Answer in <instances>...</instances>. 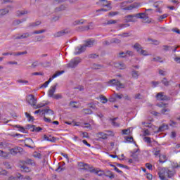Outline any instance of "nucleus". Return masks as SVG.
I'll use <instances>...</instances> for the list:
<instances>
[{"instance_id": "f257e3e1", "label": "nucleus", "mask_w": 180, "mask_h": 180, "mask_svg": "<svg viewBox=\"0 0 180 180\" xmlns=\"http://www.w3.org/2000/svg\"><path fill=\"white\" fill-rule=\"evenodd\" d=\"M137 19H142L144 23H150V21H148V14L147 13L127 15L124 18L125 23H136V22H137Z\"/></svg>"}, {"instance_id": "f03ea898", "label": "nucleus", "mask_w": 180, "mask_h": 180, "mask_svg": "<svg viewBox=\"0 0 180 180\" xmlns=\"http://www.w3.org/2000/svg\"><path fill=\"white\" fill-rule=\"evenodd\" d=\"M65 71H58L56 72L46 82H45L43 84L41 85L40 88H47L49 86V84H50L54 78H57V77H60L62 74H64Z\"/></svg>"}, {"instance_id": "7ed1b4c3", "label": "nucleus", "mask_w": 180, "mask_h": 180, "mask_svg": "<svg viewBox=\"0 0 180 180\" xmlns=\"http://www.w3.org/2000/svg\"><path fill=\"white\" fill-rule=\"evenodd\" d=\"M79 63H81V58L75 57L72 58L66 65L68 68H76Z\"/></svg>"}, {"instance_id": "20e7f679", "label": "nucleus", "mask_w": 180, "mask_h": 180, "mask_svg": "<svg viewBox=\"0 0 180 180\" xmlns=\"http://www.w3.org/2000/svg\"><path fill=\"white\" fill-rule=\"evenodd\" d=\"M27 102H28L29 104L31 105V106H33V108H34L36 106V103H37V99L34 97V95L30 94L27 96Z\"/></svg>"}, {"instance_id": "39448f33", "label": "nucleus", "mask_w": 180, "mask_h": 180, "mask_svg": "<svg viewBox=\"0 0 180 180\" xmlns=\"http://www.w3.org/2000/svg\"><path fill=\"white\" fill-rule=\"evenodd\" d=\"M108 84H110V85H115V86H117V88H124V85L122 83H121L120 81L117 80L115 79L109 80L108 82Z\"/></svg>"}, {"instance_id": "423d86ee", "label": "nucleus", "mask_w": 180, "mask_h": 180, "mask_svg": "<svg viewBox=\"0 0 180 180\" xmlns=\"http://www.w3.org/2000/svg\"><path fill=\"white\" fill-rule=\"evenodd\" d=\"M85 50H86V48L85 46L80 45L79 46H77L75 48V51L74 52L75 56H78L79 54H82V53H84Z\"/></svg>"}, {"instance_id": "0eeeda50", "label": "nucleus", "mask_w": 180, "mask_h": 180, "mask_svg": "<svg viewBox=\"0 0 180 180\" xmlns=\"http://www.w3.org/2000/svg\"><path fill=\"white\" fill-rule=\"evenodd\" d=\"M156 99L158 101H169V97L164 95L162 92H160L156 95Z\"/></svg>"}, {"instance_id": "6e6552de", "label": "nucleus", "mask_w": 180, "mask_h": 180, "mask_svg": "<svg viewBox=\"0 0 180 180\" xmlns=\"http://www.w3.org/2000/svg\"><path fill=\"white\" fill-rule=\"evenodd\" d=\"M68 33H70V30H63L55 33L53 36L54 37H61V36H65V34H68Z\"/></svg>"}, {"instance_id": "1a4fd4ad", "label": "nucleus", "mask_w": 180, "mask_h": 180, "mask_svg": "<svg viewBox=\"0 0 180 180\" xmlns=\"http://www.w3.org/2000/svg\"><path fill=\"white\" fill-rule=\"evenodd\" d=\"M56 89H57V83L53 86H52L49 89V94H48V96H49V98H53Z\"/></svg>"}, {"instance_id": "9d476101", "label": "nucleus", "mask_w": 180, "mask_h": 180, "mask_svg": "<svg viewBox=\"0 0 180 180\" xmlns=\"http://www.w3.org/2000/svg\"><path fill=\"white\" fill-rule=\"evenodd\" d=\"M21 150H22V149L20 147L13 148L11 149H10V153L12 155H16V154H18V153H20Z\"/></svg>"}, {"instance_id": "9b49d317", "label": "nucleus", "mask_w": 180, "mask_h": 180, "mask_svg": "<svg viewBox=\"0 0 180 180\" xmlns=\"http://www.w3.org/2000/svg\"><path fill=\"white\" fill-rule=\"evenodd\" d=\"M136 8H139L138 3H134L133 4H131L127 7H124L123 9L124 11H131L132 9H134Z\"/></svg>"}, {"instance_id": "f8f14e48", "label": "nucleus", "mask_w": 180, "mask_h": 180, "mask_svg": "<svg viewBox=\"0 0 180 180\" xmlns=\"http://www.w3.org/2000/svg\"><path fill=\"white\" fill-rule=\"evenodd\" d=\"M80 167H83L82 168V169H83L84 171H92V167H91V166H89V165L88 164H84L82 162H80Z\"/></svg>"}, {"instance_id": "ddd939ff", "label": "nucleus", "mask_w": 180, "mask_h": 180, "mask_svg": "<svg viewBox=\"0 0 180 180\" xmlns=\"http://www.w3.org/2000/svg\"><path fill=\"white\" fill-rule=\"evenodd\" d=\"M90 172H95L98 176H105V172L103 170L96 171L95 169H92L90 170Z\"/></svg>"}, {"instance_id": "4468645a", "label": "nucleus", "mask_w": 180, "mask_h": 180, "mask_svg": "<svg viewBox=\"0 0 180 180\" xmlns=\"http://www.w3.org/2000/svg\"><path fill=\"white\" fill-rule=\"evenodd\" d=\"M43 110L44 112H42V115H46V113L48 115H54V111L50 109V107H46L45 109H43Z\"/></svg>"}, {"instance_id": "2eb2a0df", "label": "nucleus", "mask_w": 180, "mask_h": 180, "mask_svg": "<svg viewBox=\"0 0 180 180\" xmlns=\"http://www.w3.org/2000/svg\"><path fill=\"white\" fill-rule=\"evenodd\" d=\"M94 43H95L94 40L89 39L87 41H85V44L83 45L85 46V48L86 49V47H92Z\"/></svg>"}, {"instance_id": "dca6fc26", "label": "nucleus", "mask_w": 180, "mask_h": 180, "mask_svg": "<svg viewBox=\"0 0 180 180\" xmlns=\"http://www.w3.org/2000/svg\"><path fill=\"white\" fill-rule=\"evenodd\" d=\"M104 176H107L110 179H113V178H115V174H113V173L111 171L108 170L105 172V173L104 172Z\"/></svg>"}, {"instance_id": "f3484780", "label": "nucleus", "mask_w": 180, "mask_h": 180, "mask_svg": "<svg viewBox=\"0 0 180 180\" xmlns=\"http://www.w3.org/2000/svg\"><path fill=\"white\" fill-rule=\"evenodd\" d=\"M168 130V124H162L158 129V133Z\"/></svg>"}, {"instance_id": "a211bd4d", "label": "nucleus", "mask_w": 180, "mask_h": 180, "mask_svg": "<svg viewBox=\"0 0 180 180\" xmlns=\"http://www.w3.org/2000/svg\"><path fill=\"white\" fill-rule=\"evenodd\" d=\"M101 2H105V4H103V6H106V8H109V11L112 9V6H110L112 4V2L108 1L107 0H100Z\"/></svg>"}, {"instance_id": "6ab92c4d", "label": "nucleus", "mask_w": 180, "mask_h": 180, "mask_svg": "<svg viewBox=\"0 0 180 180\" xmlns=\"http://www.w3.org/2000/svg\"><path fill=\"white\" fill-rule=\"evenodd\" d=\"M115 67L119 68V70H124L126 68V65L123 63H118L115 64Z\"/></svg>"}, {"instance_id": "aec40b11", "label": "nucleus", "mask_w": 180, "mask_h": 180, "mask_svg": "<svg viewBox=\"0 0 180 180\" xmlns=\"http://www.w3.org/2000/svg\"><path fill=\"white\" fill-rule=\"evenodd\" d=\"M134 49L135 50H136L137 53H140L141 51V50L143 49V46H141V45L139 43H136L134 45Z\"/></svg>"}, {"instance_id": "412c9836", "label": "nucleus", "mask_w": 180, "mask_h": 180, "mask_svg": "<svg viewBox=\"0 0 180 180\" xmlns=\"http://www.w3.org/2000/svg\"><path fill=\"white\" fill-rule=\"evenodd\" d=\"M159 158H160L159 162L161 164H164V162H165L167 161V160H168L167 158V155H160Z\"/></svg>"}, {"instance_id": "4be33fe9", "label": "nucleus", "mask_w": 180, "mask_h": 180, "mask_svg": "<svg viewBox=\"0 0 180 180\" xmlns=\"http://www.w3.org/2000/svg\"><path fill=\"white\" fill-rule=\"evenodd\" d=\"M20 168L22 172H30V168L26 165H20Z\"/></svg>"}, {"instance_id": "5701e85b", "label": "nucleus", "mask_w": 180, "mask_h": 180, "mask_svg": "<svg viewBox=\"0 0 180 180\" xmlns=\"http://www.w3.org/2000/svg\"><path fill=\"white\" fill-rule=\"evenodd\" d=\"M167 174L168 178H172V176H174V175L176 174V172L175 171V169L167 170Z\"/></svg>"}, {"instance_id": "b1692460", "label": "nucleus", "mask_w": 180, "mask_h": 180, "mask_svg": "<svg viewBox=\"0 0 180 180\" xmlns=\"http://www.w3.org/2000/svg\"><path fill=\"white\" fill-rule=\"evenodd\" d=\"M97 136H100L99 139H101L102 140H106V139H108V134L103 132H98Z\"/></svg>"}, {"instance_id": "393cba45", "label": "nucleus", "mask_w": 180, "mask_h": 180, "mask_svg": "<svg viewBox=\"0 0 180 180\" xmlns=\"http://www.w3.org/2000/svg\"><path fill=\"white\" fill-rule=\"evenodd\" d=\"M82 112H83V113H84V115H92V113H94L92 110H91L89 108H84L82 110Z\"/></svg>"}, {"instance_id": "a878e982", "label": "nucleus", "mask_w": 180, "mask_h": 180, "mask_svg": "<svg viewBox=\"0 0 180 180\" xmlns=\"http://www.w3.org/2000/svg\"><path fill=\"white\" fill-rule=\"evenodd\" d=\"M7 13H9V10L8 8H3L0 10V16H4Z\"/></svg>"}, {"instance_id": "bb28decb", "label": "nucleus", "mask_w": 180, "mask_h": 180, "mask_svg": "<svg viewBox=\"0 0 180 180\" xmlns=\"http://www.w3.org/2000/svg\"><path fill=\"white\" fill-rule=\"evenodd\" d=\"M131 75L133 78H135L136 79H137V78H139V76L140 75L139 74V71H136L135 70H133L131 71Z\"/></svg>"}, {"instance_id": "cd10ccee", "label": "nucleus", "mask_w": 180, "mask_h": 180, "mask_svg": "<svg viewBox=\"0 0 180 180\" xmlns=\"http://www.w3.org/2000/svg\"><path fill=\"white\" fill-rule=\"evenodd\" d=\"M30 12L28 11H18L17 12V16L20 17L22 16V15H27Z\"/></svg>"}, {"instance_id": "c85d7f7f", "label": "nucleus", "mask_w": 180, "mask_h": 180, "mask_svg": "<svg viewBox=\"0 0 180 180\" xmlns=\"http://www.w3.org/2000/svg\"><path fill=\"white\" fill-rule=\"evenodd\" d=\"M25 116L26 118L28 119V122H34V117L30 115V114H29L27 112H25Z\"/></svg>"}, {"instance_id": "c756f323", "label": "nucleus", "mask_w": 180, "mask_h": 180, "mask_svg": "<svg viewBox=\"0 0 180 180\" xmlns=\"http://www.w3.org/2000/svg\"><path fill=\"white\" fill-rule=\"evenodd\" d=\"M61 11H65V6L61 5L59 7L55 8V12H61Z\"/></svg>"}, {"instance_id": "7c9ffc66", "label": "nucleus", "mask_w": 180, "mask_h": 180, "mask_svg": "<svg viewBox=\"0 0 180 180\" xmlns=\"http://www.w3.org/2000/svg\"><path fill=\"white\" fill-rule=\"evenodd\" d=\"M113 43H115L116 44H120L122 43V41L117 38H113L110 40V44H112Z\"/></svg>"}, {"instance_id": "2f4dec72", "label": "nucleus", "mask_w": 180, "mask_h": 180, "mask_svg": "<svg viewBox=\"0 0 180 180\" xmlns=\"http://www.w3.org/2000/svg\"><path fill=\"white\" fill-rule=\"evenodd\" d=\"M30 36H32L30 32H25L21 34V39H29Z\"/></svg>"}, {"instance_id": "473e14b6", "label": "nucleus", "mask_w": 180, "mask_h": 180, "mask_svg": "<svg viewBox=\"0 0 180 180\" xmlns=\"http://www.w3.org/2000/svg\"><path fill=\"white\" fill-rule=\"evenodd\" d=\"M77 101H70L69 103L70 108H74L75 109H78V105H75Z\"/></svg>"}, {"instance_id": "72a5a7b5", "label": "nucleus", "mask_w": 180, "mask_h": 180, "mask_svg": "<svg viewBox=\"0 0 180 180\" xmlns=\"http://www.w3.org/2000/svg\"><path fill=\"white\" fill-rule=\"evenodd\" d=\"M125 140L124 143H133L134 142V139H133V136H125Z\"/></svg>"}, {"instance_id": "f704fd0d", "label": "nucleus", "mask_w": 180, "mask_h": 180, "mask_svg": "<svg viewBox=\"0 0 180 180\" xmlns=\"http://www.w3.org/2000/svg\"><path fill=\"white\" fill-rule=\"evenodd\" d=\"M89 108L93 109V110H98V108H96V105L94 103H90L88 104Z\"/></svg>"}, {"instance_id": "c9c22d12", "label": "nucleus", "mask_w": 180, "mask_h": 180, "mask_svg": "<svg viewBox=\"0 0 180 180\" xmlns=\"http://www.w3.org/2000/svg\"><path fill=\"white\" fill-rule=\"evenodd\" d=\"M14 127H15L16 129H20V131H21L22 133H27L25 127L20 125H15Z\"/></svg>"}, {"instance_id": "e433bc0d", "label": "nucleus", "mask_w": 180, "mask_h": 180, "mask_svg": "<svg viewBox=\"0 0 180 180\" xmlns=\"http://www.w3.org/2000/svg\"><path fill=\"white\" fill-rule=\"evenodd\" d=\"M161 82H162V84H163V85H165V86H169V82L165 77H164L162 79Z\"/></svg>"}, {"instance_id": "4c0bfd02", "label": "nucleus", "mask_w": 180, "mask_h": 180, "mask_svg": "<svg viewBox=\"0 0 180 180\" xmlns=\"http://www.w3.org/2000/svg\"><path fill=\"white\" fill-rule=\"evenodd\" d=\"M102 65H98V64H93L91 68L93 70H101V68H102Z\"/></svg>"}, {"instance_id": "58836bf2", "label": "nucleus", "mask_w": 180, "mask_h": 180, "mask_svg": "<svg viewBox=\"0 0 180 180\" xmlns=\"http://www.w3.org/2000/svg\"><path fill=\"white\" fill-rule=\"evenodd\" d=\"M46 105H47V103H39L36 105L35 107H34V109H40V108H44Z\"/></svg>"}, {"instance_id": "ea45409f", "label": "nucleus", "mask_w": 180, "mask_h": 180, "mask_svg": "<svg viewBox=\"0 0 180 180\" xmlns=\"http://www.w3.org/2000/svg\"><path fill=\"white\" fill-rule=\"evenodd\" d=\"M130 26V24L129 23H125V24H119L118 25V27H120V29H124V27H129Z\"/></svg>"}, {"instance_id": "a19ab883", "label": "nucleus", "mask_w": 180, "mask_h": 180, "mask_svg": "<svg viewBox=\"0 0 180 180\" xmlns=\"http://www.w3.org/2000/svg\"><path fill=\"white\" fill-rule=\"evenodd\" d=\"M10 155L11 153L3 151V154L1 155V157L3 158H5L6 160H8V158H9Z\"/></svg>"}, {"instance_id": "79ce46f5", "label": "nucleus", "mask_w": 180, "mask_h": 180, "mask_svg": "<svg viewBox=\"0 0 180 180\" xmlns=\"http://www.w3.org/2000/svg\"><path fill=\"white\" fill-rule=\"evenodd\" d=\"M52 98H53V99H56V100H58V99H63V95L60 94H54Z\"/></svg>"}, {"instance_id": "37998d69", "label": "nucleus", "mask_w": 180, "mask_h": 180, "mask_svg": "<svg viewBox=\"0 0 180 180\" xmlns=\"http://www.w3.org/2000/svg\"><path fill=\"white\" fill-rule=\"evenodd\" d=\"M143 141H145V143H148V144H151V138L148 137V136H145L143 137Z\"/></svg>"}, {"instance_id": "c03bdc74", "label": "nucleus", "mask_w": 180, "mask_h": 180, "mask_svg": "<svg viewBox=\"0 0 180 180\" xmlns=\"http://www.w3.org/2000/svg\"><path fill=\"white\" fill-rule=\"evenodd\" d=\"M148 41H152L153 44H155V46H158V44H160V42L157 39H153L151 38H148Z\"/></svg>"}, {"instance_id": "a18cd8bd", "label": "nucleus", "mask_w": 180, "mask_h": 180, "mask_svg": "<svg viewBox=\"0 0 180 180\" xmlns=\"http://www.w3.org/2000/svg\"><path fill=\"white\" fill-rule=\"evenodd\" d=\"M100 100L102 103H106L108 102V98L104 96H100Z\"/></svg>"}, {"instance_id": "49530a36", "label": "nucleus", "mask_w": 180, "mask_h": 180, "mask_svg": "<svg viewBox=\"0 0 180 180\" xmlns=\"http://www.w3.org/2000/svg\"><path fill=\"white\" fill-rule=\"evenodd\" d=\"M163 50L164 51H169V50H172V46H168V45H164Z\"/></svg>"}, {"instance_id": "de8ad7c7", "label": "nucleus", "mask_w": 180, "mask_h": 180, "mask_svg": "<svg viewBox=\"0 0 180 180\" xmlns=\"http://www.w3.org/2000/svg\"><path fill=\"white\" fill-rule=\"evenodd\" d=\"M46 30H35L32 32V34H40L41 33H45Z\"/></svg>"}, {"instance_id": "09e8293b", "label": "nucleus", "mask_w": 180, "mask_h": 180, "mask_svg": "<svg viewBox=\"0 0 180 180\" xmlns=\"http://www.w3.org/2000/svg\"><path fill=\"white\" fill-rule=\"evenodd\" d=\"M167 16H168V14H163L158 18V20H159V22H162V20L165 19V18H167Z\"/></svg>"}, {"instance_id": "8fccbe9b", "label": "nucleus", "mask_w": 180, "mask_h": 180, "mask_svg": "<svg viewBox=\"0 0 180 180\" xmlns=\"http://www.w3.org/2000/svg\"><path fill=\"white\" fill-rule=\"evenodd\" d=\"M116 165H117V167H119L120 168H125L126 169H129V166H127V165H124L120 164V163H117Z\"/></svg>"}, {"instance_id": "3c124183", "label": "nucleus", "mask_w": 180, "mask_h": 180, "mask_svg": "<svg viewBox=\"0 0 180 180\" xmlns=\"http://www.w3.org/2000/svg\"><path fill=\"white\" fill-rule=\"evenodd\" d=\"M74 26H77V25H84V21H81L79 20H77L73 22Z\"/></svg>"}, {"instance_id": "603ef678", "label": "nucleus", "mask_w": 180, "mask_h": 180, "mask_svg": "<svg viewBox=\"0 0 180 180\" xmlns=\"http://www.w3.org/2000/svg\"><path fill=\"white\" fill-rule=\"evenodd\" d=\"M41 130H43V128L38 127H34L33 129H31V131H37L39 133V131H41Z\"/></svg>"}, {"instance_id": "864d4df0", "label": "nucleus", "mask_w": 180, "mask_h": 180, "mask_svg": "<svg viewBox=\"0 0 180 180\" xmlns=\"http://www.w3.org/2000/svg\"><path fill=\"white\" fill-rule=\"evenodd\" d=\"M24 54H27V51H25L22 52L14 53L13 56H23Z\"/></svg>"}, {"instance_id": "5fc2aeb1", "label": "nucleus", "mask_w": 180, "mask_h": 180, "mask_svg": "<svg viewBox=\"0 0 180 180\" xmlns=\"http://www.w3.org/2000/svg\"><path fill=\"white\" fill-rule=\"evenodd\" d=\"M25 164H28L29 165H33V164H34V162L32 159H27L25 160Z\"/></svg>"}, {"instance_id": "6e6d98bb", "label": "nucleus", "mask_w": 180, "mask_h": 180, "mask_svg": "<svg viewBox=\"0 0 180 180\" xmlns=\"http://www.w3.org/2000/svg\"><path fill=\"white\" fill-rule=\"evenodd\" d=\"M98 57H99V56L96 53H91L88 56L89 58H98Z\"/></svg>"}, {"instance_id": "4d7b16f0", "label": "nucleus", "mask_w": 180, "mask_h": 180, "mask_svg": "<svg viewBox=\"0 0 180 180\" xmlns=\"http://www.w3.org/2000/svg\"><path fill=\"white\" fill-rule=\"evenodd\" d=\"M116 23H117L116 20H110L107 22L106 25H115Z\"/></svg>"}, {"instance_id": "13d9d810", "label": "nucleus", "mask_w": 180, "mask_h": 180, "mask_svg": "<svg viewBox=\"0 0 180 180\" xmlns=\"http://www.w3.org/2000/svg\"><path fill=\"white\" fill-rule=\"evenodd\" d=\"M166 112H171V109L167 108H164L163 109L161 110V113L162 115H165Z\"/></svg>"}, {"instance_id": "bf43d9fd", "label": "nucleus", "mask_w": 180, "mask_h": 180, "mask_svg": "<svg viewBox=\"0 0 180 180\" xmlns=\"http://www.w3.org/2000/svg\"><path fill=\"white\" fill-rule=\"evenodd\" d=\"M33 157H34V158H41V153H39L37 152H34V155H33Z\"/></svg>"}, {"instance_id": "052dcab7", "label": "nucleus", "mask_w": 180, "mask_h": 180, "mask_svg": "<svg viewBox=\"0 0 180 180\" xmlns=\"http://www.w3.org/2000/svg\"><path fill=\"white\" fill-rule=\"evenodd\" d=\"M93 22H90L89 25L86 26V30H92L94 29V25H92Z\"/></svg>"}, {"instance_id": "680f3d73", "label": "nucleus", "mask_w": 180, "mask_h": 180, "mask_svg": "<svg viewBox=\"0 0 180 180\" xmlns=\"http://www.w3.org/2000/svg\"><path fill=\"white\" fill-rule=\"evenodd\" d=\"M22 21H21L20 20H14L13 22V25L14 26H18V25H20V23H22Z\"/></svg>"}, {"instance_id": "e2e57ef3", "label": "nucleus", "mask_w": 180, "mask_h": 180, "mask_svg": "<svg viewBox=\"0 0 180 180\" xmlns=\"http://www.w3.org/2000/svg\"><path fill=\"white\" fill-rule=\"evenodd\" d=\"M139 53L141 55V56H148V52H147V51L146 50H143L142 49Z\"/></svg>"}, {"instance_id": "0e129e2a", "label": "nucleus", "mask_w": 180, "mask_h": 180, "mask_svg": "<svg viewBox=\"0 0 180 180\" xmlns=\"http://www.w3.org/2000/svg\"><path fill=\"white\" fill-rule=\"evenodd\" d=\"M118 36H120V37H129V32H123L122 34H119Z\"/></svg>"}, {"instance_id": "69168bd1", "label": "nucleus", "mask_w": 180, "mask_h": 180, "mask_svg": "<svg viewBox=\"0 0 180 180\" xmlns=\"http://www.w3.org/2000/svg\"><path fill=\"white\" fill-rule=\"evenodd\" d=\"M0 175H8V171H6V169H1L0 170Z\"/></svg>"}, {"instance_id": "338daca9", "label": "nucleus", "mask_w": 180, "mask_h": 180, "mask_svg": "<svg viewBox=\"0 0 180 180\" xmlns=\"http://www.w3.org/2000/svg\"><path fill=\"white\" fill-rule=\"evenodd\" d=\"M43 66L45 68L51 67V62L46 61L43 64Z\"/></svg>"}, {"instance_id": "774afa93", "label": "nucleus", "mask_w": 180, "mask_h": 180, "mask_svg": "<svg viewBox=\"0 0 180 180\" xmlns=\"http://www.w3.org/2000/svg\"><path fill=\"white\" fill-rule=\"evenodd\" d=\"M75 89H78L79 91H84V86L79 85L74 88Z\"/></svg>"}]
</instances>
